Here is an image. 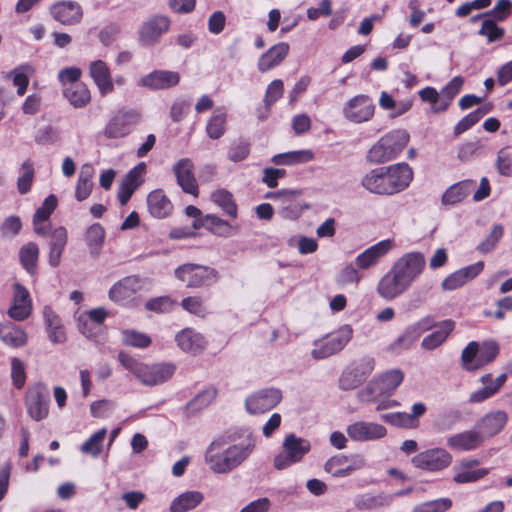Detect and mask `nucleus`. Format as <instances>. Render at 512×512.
<instances>
[{
  "instance_id": "f257e3e1",
  "label": "nucleus",
  "mask_w": 512,
  "mask_h": 512,
  "mask_svg": "<svg viewBox=\"0 0 512 512\" xmlns=\"http://www.w3.org/2000/svg\"><path fill=\"white\" fill-rule=\"evenodd\" d=\"M412 179V168L403 162L370 170L360 184L369 193L390 196L404 191Z\"/></svg>"
},
{
  "instance_id": "f03ea898",
  "label": "nucleus",
  "mask_w": 512,
  "mask_h": 512,
  "mask_svg": "<svg viewBox=\"0 0 512 512\" xmlns=\"http://www.w3.org/2000/svg\"><path fill=\"white\" fill-rule=\"evenodd\" d=\"M253 441L241 442L226 447L223 437L214 439L206 448L204 460L216 474H228L239 467L253 452Z\"/></svg>"
},
{
  "instance_id": "7ed1b4c3",
  "label": "nucleus",
  "mask_w": 512,
  "mask_h": 512,
  "mask_svg": "<svg viewBox=\"0 0 512 512\" xmlns=\"http://www.w3.org/2000/svg\"><path fill=\"white\" fill-rule=\"evenodd\" d=\"M404 373L400 369H392L373 378L363 389L357 393V398L363 403L379 402L376 410L397 406L394 400L379 401L382 397L391 396L397 387L402 383Z\"/></svg>"
},
{
  "instance_id": "20e7f679",
  "label": "nucleus",
  "mask_w": 512,
  "mask_h": 512,
  "mask_svg": "<svg viewBox=\"0 0 512 512\" xmlns=\"http://www.w3.org/2000/svg\"><path fill=\"white\" fill-rule=\"evenodd\" d=\"M118 360L145 386L162 384L169 380L175 372V366L171 363L144 364L124 352L118 354Z\"/></svg>"
},
{
  "instance_id": "39448f33",
  "label": "nucleus",
  "mask_w": 512,
  "mask_h": 512,
  "mask_svg": "<svg viewBox=\"0 0 512 512\" xmlns=\"http://www.w3.org/2000/svg\"><path fill=\"white\" fill-rule=\"evenodd\" d=\"M409 134L404 129H396L382 136L368 151L367 160L381 164L396 158L409 141Z\"/></svg>"
},
{
  "instance_id": "423d86ee",
  "label": "nucleus",
  "mask_w": 512,
  "mask_h": 512,
  "mask_svg": "<svg viewBox=\"0 0 512 512\" xmlns=\"http://www.w3.org/2000/svg\"><path fill=\"white\" fill-rule=\"evenodd\" d=\"M499 351L500 347L494 340L484 341L482 344L471 341L462 350V367L467 371L478 370L493 362Z\"/></svg>"
},
{
  "instance_id": "0eeeda50",
  "label": "nucleus",
  "mask_w": 512,
  "mask_h": 512,
  "mask_svg": "<svg viewBox=\"0 0 512 512\" xmlns=\"http://www.w3.org/2000/svg\"><path fill=\"white\" fill-rule=\"evenodd\" d=\"M464 83L461 76H455L438 92L434 87L427 86L418 92L423 102L431 104V112L441 113L448 109L454 97L460 92Z\"/></svg>"
},
{
  "instance_id": "6e6552de",
  "label": "nucleus",
  "mask_w": 512,
  "mask_h": 512,
  "mask_svg": "<svg viewBox=\"0 0 512 512\" xmlns=\"http://www.w3.org/2000/svg\"><path fill=\"white\" fill-rule=\"evenodd\" d=\"M311 444L307 439L291 433L285 436L282 451L274 457L273 465L277 470H283L300 462L310 451Z\"/></svg>"
},
{
  "instance_id": "1a4fd4ad",
  "label": "nucleus",
  "mask_w": 512,
  "mask_h": 512,
  "mask_svg": "<svg viewBox=\"0 0 512 512\" xmlns=\"http://www.w3.org/2000/svg\"><path fill=\"white\" fill-rule=\"evenodd\" d=\"M352 335L351 326L343 325L325 338L314 341V348L311 351L312 358L321 360L340 352L350 342Z\"/></svg>"
},
{
  "instance_id": "9d476101",
  "label": "nucleus",
  "mask_w": 512,
  "mask_h": 512,
  "mask_svg": "<svg viewBox=\"0 0 512 512\" xmlns=\"http://www.w3.org/2000/svg\"><path fill=\"white\" fill-rule=\"evenodd\" d=\"M174 274L179 281L191 288L210 286L219 278L218 272L214 268L192 263L179 266L175 269Z\"/></svg>"
},
{
  "instance_id": "9b49d317",
  "label": "nucleus",
  "mask_w": 512,
  "mask_h": 512,
  "mask_svg": "<svg viewBox=\"0 0 512 512\" xmlns=\"http://www.w3.org/2000/svg\"><path fill=\"white\" fill-rule=\"evenodd\" d=\"M375 359L364 356L352 362L341 374L339 387L342 390H353L359 387L373 372Z\"/></svg>"
},
{
  "instance_id": "f8f14e48",
  "label": "nucleus",
  "mask_w": 512,
  "mask_h": 512,
  "mask_svg": "<svg viewBox=\"0 0 512 512\" xmlns=\"http://www.w3.org/2000/svg\"><path fill=\"white\" fill-rule=\"evenodd\" d=\"M375 113V104L366 94H358L350 98L342 108L346 120L355 124L370 121Z\"/></svg>"
},
{
  "instance_id": "ddd939ff",
  "label": "nucleus",
  "mask_w": 512,
  "mask_h": 512,
  "mask_svg": "<svg viewBox=\"0 0 512 512\" xmlns=\"http://www.w3.org/2000/svg\"><path fill=\"white\" fill-rule=\"evenodd\" d=\"M426 265L421 252H408L398 258L391 269L409 286L422 274Z\"/></svg>"
},
{
  "instance_id": "4468645a",
  "label": "nucleus",
  "mask_w": 512,
  "mask_h": 512,
  "mask_svg": "<svg viewBox=\"0 0 512 512\" xmlns=\"http://www.w3.org/2000/svg\"><path fill=\"white\" fill-rule=\"evenodd\" d=\"M452 461V455L439 447L422 451L411 459L414 467L429 472L442 471L449 467Z\"/></svg>"
},
{
  "instance_id": "2eb2a0df",
  "label": "nucleus",
  "mask_w": 512,
  "mask_h": 512,
  "mask_svg": "<svg viewBox=\"0 0 512 512\" xmlns=\"http://www.w3.org/2000/svg\"><path fill=\"white\" fill-rule=\"evenodd\" d=\"M140 115L135 110H118L106 124L103 134L109 139H118L127 136L139 122Z\"/></svg>"
},
{
  "instance_id": "dca6fc26",
  "label": "nucleus",
  "mask_w": 512,
  "mask_h": 512,
  "mask_svg": "<svg viewBox=\"0 0 512 512\" xmlns=\"http://www.w3.org/2000/svg\"><path fill=\"white\" fill-rule=\"evenodd\" d=\"M281 400L282 393L279 389L266 388L247 397L245 407L249 414H261L276 407Z\"/></svg>"
},
{
  "instance_id": "f3484780",
  "label": "nucleus",
  "mask_w": 512,
  "mask_h": 512,
  "mask_svg": "<svg viewBox=\"0 0 512 512\" xmlns=\"http://www.w3.org/2000/svg\"><path fill=\"white\" fill-rule=\"evenodd\" d=\"M348 437L355 442H372L384 438L387 429L377 422L357 420L346 427Z\"/></svg>"
},
{
  "instance_id": "a211bd4d",
  "label": "nucleus",
  "mask_w": 512,
  "mask_h": 512,
  "mask_svg": "<svg viewBox=\"0 0 512 512\" xmlns=\"http://www.w3.org/2000/svg\"><path fill=\"white\" fill-rule=\"evenodd\" d=\"M171 25L169 17L154 15L144 21L138 31L139 40L145 46L155 45L168 32Z\"/></svg>"
},
{
  "instance_id": "6ab92c4d",
  "label": "nucleus",
  "mask_w": 512,
  "mask_h": 512,
  "mask_svg": "<svg viewBox=\"0 0 512 512\" xmlns=\"http://www.w3.org/2000/svg\"><path fill=\"white\" fill-rule=\"evenodd\" d=\"M49 392L45 385L37 383L30 387L26 395L28 414L35 421H40L48 415Z\"/></svg>"
},
{
  "instance_id": "aec40b11",
  "label": "nucleus",
  "mask_w": 512,
  "mask_h": 512,
  "mask_svg": "<svg viewBox=\"0 0 512 512\" xmlns=\"http://www.w3.org/2000/svg\"><path fill=\"white\" fill-rule=\"evenodd\" d=\"M51 17L62 25H77L83 18L82 6L73 0H61L53 3L49 8Z\"/></svg>"
},
{
  "instance_id": "412c9836",
  "label": "nucleus",
  "mask_w": 512,
  "mask_h": 512,
  "mask_svg": "<svg viewBox=\"0 0 512 512\" xmlns=\"http://www.w3.org/2000/svg\"><path fill=\"white\" fill-rule=\"evenodd\" d=\"M395 246L393 239H385L368 247L355 258L357 268L366 270L377 265L379 260L387 255Z\"/></svg>"
},
{
  "instance_id": "4be33fe9",
  "label": "nucleus",
  "mask_w": 512,
  "mask_h": 512,
  "mask_svg": "<svg viewBox=\"0 0 512 512\" xmlns=\"http://www.w3.org/2000/svg\"><path fill=\"white\" fill-rule=\"evenodd\" d=\"M48 235V263L52 267H58L61 263V257L67 244V230L63 226L53 228L52 225L47 226Z\"/></svg>"
},
{
  "instance_id": "5701e85b",
  "label": "nucleus",
  "mask_w": 512,
  "mask_h": 512,
  "mask_svg": "<svg viewBox=\"0 0 512 512\" xmlns=\"http://www.w3.org/2000/svg\"><path fill=\"white\" fill-rule=\"evenodd\" d=\"M140 279L136 276H128L115 283L109 290V299L120 305H128L140 290Z\"/></svg>"
},
{
  "instance_id": "b1692460",
  "label": "nucleus",
  "mask_w": 512,
  "mask_h": 512,
  "mask_svg": "<svg viewBox=\"0 0 512 512\" xmlns=\"http://www.w3.org/2000/svg\"><path fill=\"white\" fill-rule=\"evenodd\" d=\"M180 81V75L176 71L154 70L138 80V86L150 90H165L176 86Z\"/></svg>"
},
{
  "instance_id": "393cba45",
  "label": "nucleus",
  "mask_w": 512,
  "mask_h": 512,
  "mask_svg": "<svg viewBox=\"0 0 512 512\" xmlns=\"http://www.w3.org/2000/svg\"><path fill=\"white\" fill-rule=\"evenodd\" d=\"M484 268V262L478 261L474 264L463 267L449 274L441 283V287L446 291H453L464 286L469 281L476 278Z\"/></svg>"
},
{
  "instance_id": "a878e982",
  "label": "nucleus",
  "mask_w": 512,
  "mask_h": 512,
  "mask_svg": "<svg viewBox=\"0 0 512 512\" xmlns=\"http://www.w3.org/2000/svg\"><path fill=\"white\" fill-rule=\"evenodd\" d=\"M297 190H280L277 192H268L266 198L275 201L280 209V213L287 218L298 217L301 213L300 205L296 199L300 196Z\"/></svg>"
},
{
  "instance_id": "bb28decb",
  "label": "nucleus",
  "mask_w": 512,
  "mask_h": 512,
  "mask_svg": "<svg viewBox=\"0 0 512 512\" xmlns=\"http://www.w3.org/2000/svg\"><path fill=\"white\" fill-rule=\"evenodd\" d=\"M409 287L410 286L390 268L378 282L376 290L381 298L391 301L402 295Z\"/></svg>"
},
{
  "instance_id": "cd10ccee",
  "label": "nucleus",
  "mask_w": 512,
  "mask_h": 512,
  "mask_svg": "<svg viewBox=\"0 0 512 512\" xmlns=\"http://www.w3.org/2000/svg\"><path fill=\"white\" fill-rule=\"evenodd\" d=\"M32 312V302L29 291L21 284L14 285V295L12 306L8 310V315L16 320L23 321L27 319Z\"/></svg>"
},
{
  "instance_id": "c85d7f7f",
  "label": "nucleus",
  "mask_w": 512,
  "mask_h": 512,
  "mask_svg": "<svg viewBox=\"0 0 512 512\" xmlns=\"http://www.w3.org/2000/svg\"><path fill=\"white\" fill-rule=\"evenodd\" d=\"M177 183L185 193L197 196L198 184L194 176V165L188 158L180 159L173 167Z\"/></svg>"
},
{
  "instance_id": "c756f323",
  "label": "nucleus",
  "mask_w": 512,
  "mask_h": 512,
  "mask_svg": "<svg viewBox=\"0 0 512 512\" xmlns=\"http://www.w3.org/2000/svg\"><path fill=\"white\" fill-rule=\"evenodd\" d=\"M508 420L507 413L502 410L493 411L485 414L477 423L478 433L485 439L497 435L506 425Z\"/></svg>"
},
{
  "instance_id": "7c9ffc66",
  "label": "nucleus",
  "mask_w": 512,
  "mask_h": 512,
  "mask_svg": "<svg viewBox=\"0 0 512 512\" xmlns=\"http://www.w3.org/2000/svg\"><path fill=\"white\" fill-rule=\"evenodd\" d=\"M480 462L477 459L461 461L454 467L453 481L458 484L476 482L488 474V469L478 468Z\"/></svg>"
},
{
  "instance_id": "2f4dec72",
  "label": "nucleus",
  "mask_w": 512,
  "mask_h": 512,
  "mask_svg": "<svg viewBox=\"0 0 512 512\" xmlns=\"http://www.w3.org/2000/svg\"><path fill=\"white\" fill-rule=\"evenodd\" d=\"M290 46L286 42H279L263 53L258 60L257 67L262 73L279 66L287 57Z\"/></svg>"
},
{
  "instance_id": "473e14b6",
  "label": "nucleus",
  "mask_w": 512,
  "mask_h": 512,
  "mask_svg": "<svg viewBox=\"0 0 512 512\" xmlns=\"http://www.w3.org/2000/svg\"><path fill=\"white\" fill-rule=\"evenodd\" d=\"M57 197L53 194L49 195L45 198L42 205L36 210L33 216V228L34 232L39 236H47L48 230L47 226L51 225L48 222L50 215L53 213L55 208L57 207Z\"/></svg>"
},
{
  "instance_id": "72a5a7b5",
  "label": "nucleus",
  "mask_w": 512,
  "mask_h": 512,
  "mask_svg": "<svg viewBox=\"0 0 512 512\" xmlns=\"http://www.w3.org/2000/svg\"><path fill=\"white\" fill-rule=\"evenodd\" d=\"M89 74L98 87L102 96L113 92L114 85L110 69L104 61L96 60L91 62L89 67Z\"/></svg>"
},
{
  "instance_id": "f704fd0d",
  "label": "nucleus",
  "mask_w": 512,
  "mask_h": 512,
  "mask_svg": "<svg viewBox=\"0 0 512 512\" xmlns=\"http://www.w3.org/2000/svg\"><path fill=\"white\" fill-rule=\"evenodd\" d=\"M483 442L477 430H467L448 437L447 446L456 451H470L480 447Z\"/></svg>"
},
{
  "instance_id": "c9c22d12",
  "label": "nucleus",
  "mask_w": 512,
  "mask_h": 512,
  "mask_svg": "<svg viewBox=\"0 0 512 512\" xmlns=\"http://www.w3.org/2000/svg\"><path fill=\"white\" fill-rule=\"evenodd\" d=\"M147 207L150 215L156 219L168 217L173 210L170 199L161 189L153 190L148 194Z\"/></svg>"
},
{
  "instance_id": "e433bc0d",
  "label": "nucleus",
  "mask_w": 512,
  "mask_h": 512,
  "mask_svg": "<svg viewBox=\"0 0 512 512\" xmlns=\"http://www.w3.org/2000/svg\"><path fill=\"white\" fill-rule=\"evenodd\" d=\"M455 328V322L446 319L438 323L437 330L425 336L421 341V347L424 350L432 351L440 347L452 333Z\"/></svg>"
},
{
  "instance_id": "4c0bfd02",
  "label": "nucleus",
  "mask_w": 512,
  "mask_h": 512,
  "mask_svg": "<svg viewBox=\"0 0 512 512\" xmlns=\"http://www.w3.org/2000/svg\"><path fill=\"white\" fill-rule=\"evenodd\" d=\"M43 318L49 340L53 344L66 341V334L60 317L48 306L43 309Z\"/></svg>"
},
{
  "instance_id": "58836bf2",
  "label": "nucleus",
  "mask_w": 512,
  "mask_h": 512,
  "mask_svg": "<svg viewBox=\"0 0 512 512\" xmlns=\"http://www.w3.org/2000/svg\"><path fill=\"white\" fill-rule=\"evenodd\" d=\"M175 339L182 351L192 354L199 353L206 344L204 337L190 328L183 329L176 335Z\"/></svg>"
},
{
  "instance_id": "ea45409f",
  "label": "nucleus",
  "mask_w": 512,
  "mask_h": 512,
  "mask_svg": "<svg viewBox=\"0 0 512 512\" xmlns=\"http://www.w3.org/2000/svg\"><path fill=\"white\" fill-rule=\"evenodd\" d=\"M476 187L474 180H463L450 186L442 195L444 205H456L462 202Z\"/></svg>"
},
{
  "instance_id": "a19ab883",
  "label": "nucleus",
  "mask_w": 512,
  "mask_h": 512,
  "mask_svg": "<svg viewBox=\"0 0 512 512\" xmlns=\"http://www.w3.org/2000/svg\"><path fill=\"white\" fill-rule=\"evenodd\" d=\"M204 500V495L200 491H185L178 495L170 504V512H188L199 506Z\"/></svg>"
},
{
  "instance_id": "79ce46f5",
  "label": "nucleus",
  "mask_w": 512,
  "mask_h": 512,
  "mask_svg": "<svg viewBox=\"0 0 512 512\" xmlns=\"http://www.w3.org/2000/svg\"><path fill=\"white\" fill-rule=\"evenodd\" d=\"M0 339L7 346L20 348L26 345L28 336L19 326L12 323H0Z\"/></svg>"
},
{
  "instance_id": "37998d69",
  "label": "nucleus",
  "mask_w": 512,
  "mask_h": 512,
  "mask_svg": "<svg viewBox=\"0 0 512 512\" xmlns=\"http://www.w3.org/2000/svg\"><path fill=\"white\" fill-rule=\"evenodd\" d=\"M63 96L75 108H83L91 100L90 91L84 83H76L64 88Z\"/></svg>"
},
{
  "instance_id": "c03bdc74",
  "label": "nucleus",
  "mask_w": 512,
  "mask_h": 512,
  "mask_svg": "<svg viewBox=\"0 0 512 512\" xmlns=\"http://www.w3.org/2000/svg\"><path fill=\"white\" fill-rule=\"evenodd\" d=\"M314 159V153L312 150H297L285 153L276 154L271 158V162L274 165H296L306 163Z\"/></svg>"
},
{
  "instance_id": "a18cd8bd",
  "label": "nucleus",
  "mask_w": 512,
  "mask_h": 512,
  "mask_svg": "<svg viewBox=\"0 0 512 512\" xmlns=\"http://www.w3.org/2000/svg\"><path fill=\"white\" fill-rule=\"evenodd\" d=\"M211 201L221 208L224 214L236 219L238 216L237 204L233 195L226 189H217L211 194Z\"/></svg>"
},
{
  "instance_id": "49530a36",
  "label": "nucleus",
  "mask_w": 512,
  "mask_h": 512,
  "mask_svg": "<svg viewBox=\"0 0 512 512\" xmlns=\"http://www.w3.org/2000/svg\"><path fill=\"white\" fill-rule=\"evenodd\" d=\"M391 502V497L384 494L372 495L370 493L358 494L354 497L353 503L358 510H372L386 506Z\"/></svg>"
},
{
  "instance_id": "de8ad7c7",
  "label": "nucleus",
  "mask_w": 512,
  "mask_h": 512,
  "mask_svg": "<svg viewBox=\"0 0 512 512\" xmlns=\"http://www.w3.org/2000/svg\"><path fill=\"white\" fill-rule=\"evenodd\" d=\"M39 258V248L34 242L23 245L19 250V259L23 268L30 274L37 272V262Z\"/></svg>"
},
{
  "instance_id": "09e8293b",
  "label": "nucleus",
  "mask_w": 512,
  "mask_h": 512,
  "mask_svg": "<svg viewBox=\"0 0 512 512\" xmlns=\"http://www.w3.org/2000/svg\"><path fill=\"white\" fill-rule=\"evenodd\" d=\"M104 239L105 230L100 224L95 223L87 229L85 233V242L93 257H97L100 254Z\"/></svg>"
},
{
  "instance_id": "8fccbe9b",
  "label": "nucleus",
  "mask_w": 512,
  "mask_h": 512,
  "mask_svg": "<svg viewBox=\"0 0 512 512\" xmlns=\"http://www.w3.org/2000/svg\"><path fill=\"white\" fill-rule=\"evenodd\" d=\"M506 380H507V374L506 373L500 374L492 382L491 385H486V386L474 391L470 395L469 401L471 403H481V402L491 398L501 389V387L505 384Z\"/></svg>"
},
{
  "instance_id": "3c124183",
  "label": "nucleus",
  "mask_w": 512,
  "mask_h": 512,
  "mask_svg": "<svg viewBox=\"0 0 512 512\" xmlns=\"http://www.w3.org/2000/svg\"><path fill=\"white\" fill-rule=\"evenodd\" d=\"M106 435H107L106 428H102V429L98 430L93 435H91V437L87 441H85L81 445L80 451L83 454L91 455L92 457L97 458L102 451L103 442L105 440Z\"/></svg>"
},
{
  "instance_id": "603ef678",
  "label": "nucleus",
  "mask_w": 512,
  "mask_h": 512,
  "mask_svg": "<svg viewBox=\"0 0 512 512\" xmlns=\"http://www.w3.org/2000/svg\"><path fill=\"white\" fill-rule=\"evenodd\" d=\"M226 118L227 115L223 110L214 111L206 126L207 135L211 139H219L224 134Z\"/></svg>"
},
{
  "instance_id": "864d4df0",
  "label": "nucleus",
  "mask_w": 512,
  "mask_h": 512,
  "mask_svg": "<svg viewBox=\"0 0 512 512\" xmlns=\"http://www.w3.org/2000/svg\"><path fill=\"white\" fill-rule=\"evenodd\" d=\"M416 341L417 338L412 334L409 328L406 327L403 332L387 346L386 350L392 354L399 355L409 350Z\"/></svg>"
},
{
  "instance_id": "5fc2aeb1",
  "label": "nucleus",
  "mask_w": 512,
  "mask_h": 512,
  "mask_svg": "<svg viewBox=\"0 0 512 512\" xmlns=\"http://www.w3.org/2000/svg\"><path fill=\"white\" fill-rule=\"evenodd\" d=\"M497 22L490 17L483 19L478 35L485 37L489 43L501 40L505 35V30L499 27Z\"/></svg>"
},
{
  "instance_id": "6e6d98bb",
  "label": "nucleus",
  "mask_w": 512,
  "mask_h": 512,
  "mask_svg": "<svg viewBox=\"0 0 512 512\" xmlns=\"http://www.w3.org/2000/svg\"><path fill=\"white\" fill-rule=\"evenodd\" d=\"M217 395V390L214 387H207L199 392L188 404L187 409L192 412L200 411L208 407Z\"/></svg>"
},
{
  "instance_id": "4d7b16f0",
  "label": "nucleus",
  "mask_w": 512,
  "mask_h": 512,
  "mask_svg": "<svg viewBox=\"0 0 512 512\" xmlns=\"http://www.w3.org/2000/svg\"><path fill=\"white\" fill-rule=\"evenodd\" d=\"M20 170L21 174L17 179V190L21 195H24L31 190L35 172L33 164L29 160L22 163Z\"/></svg>"
},
{
  "instance_id": "13d9d810",
  "label": "nucleus",
  "mask_w": 512,
  "mask_h": 512,
  "mask_svg": "<svg viewBox=\"0 0 512 512\" xmlns=\"http://www.w3.org/2000/svg\"><path fill=\"white\" fill-rule=\"evenodd\" d=\"M489 108L480 107L473 112L469 113L465 117H463L454 127V134L456 136L462 134L463 132L470 129L474 126L483 116H485L489 112Z\"/></svg>"
},
{
  "instance_id": "bf43d9fd",
  "label": "nucleus",
  "mask_w": 512,
  "mask_h": 512,
  "mask_svg": "<svg viewBox=\"0 0 512 512\" xmlns=\"http://www.w3.org/2000/svg\"><path fill=\"white\" fill-rule=\"evenodd\" d=\"M205 226L214 234L229 237L232 235V227L228 222L214 214H207L204 218Z\"/></svg>"
},
{
  "instance_id": "052dcab7",
  "label": "nucleus",
  "mask_w": 512,
  "mask_h": 512,
  "mask_svg": "<svg viewBox=\"0 0 512 512\" xmlns=\"http://www.w3.org/2000/svg\"><path fill=\"white\" fill-rule=\"evenodd\" d=\"M452 507V500L448 497L438 498L416 505L411 512H446Z\"/></svg>"
},
{
  "instance_id": "680f3d73",
  "label": "nucleus",
  "mask_w": 512,
  "mask_h": 512,
  "mask_svg": "<svg viewBox=\"0 0 512 512\" xmlns=\"http://www.w3.org/2000/svg\"><path fill=\"white\" fill-rule=\"evenodd\" d=\"M124 344L137 348H146L151 344L150 337L133 329H124L121 332Z\"/></svg>"
},
{
  "instance_id": "e2e57ef3",
  "label": "nucleus",
  "mask_w": 512,
  "mask_h": 512,
  "mask_svg": "<svg viewBox=\"0 0 512 512\" xmlns=\"http://www.w3.org/2000/svg\"><path fill=\"white\" fill-rule=\"evenodd\" d=\"M177 302L169 296H159L149 299L145 303V308L155 313H168L171 312Z\"/></svg>"
},
{
  "instance_id": "0e129e2a",
  "label": "nucleus",
  "mask_w": 512,
  "mask_h": 512,
  "mask_svg": "<svg viewBox=\"0 0 512 512\" xmlns=\"http://www.w3.org/2000/svg\"><path fill=\"white\" fill-rule=\"evenodd\" d=\"M11 380L16 389H22L26 383L25 363L17 357L11 359Z\"/></svg>"
},
{
  "instance_id": "69168bd1",
  "label": "nucleus",
  "mask_w": 512,
  "mask_h": 512,
  "mask_svg": "<svg viewBox=\"0 0 512 512\" xmlns=\"http://www.w3.org/2000/svg\"><path fill=\"white\" fill-rule=\"evenodd\" d=\"M250 153V145L247 141L239 139L229 147L228 158L232 162H240L245 160Z\"/></svg>"
},
{
  "instance_id": "338daca9",
  "label": "nucleus",
  "mask_w": 512,
  "mask_h": 512,
  "mask_svg": "<svg viewBox=\"0 0 512 512\" xmlns=\"http://www.w3.org/2000/svg\"><path fill=\"white\" fill-rule=\"evenodd\" d=\"M503 226L500 224L494 225L489 235L478 245V250L482 253H488L492 251L499 240L503 236Z\"/></svg>"
},
{
  "instance_id": "774afa93",
  "label": "nucleus",
  "mask_w": 512,
  "mask_h": 512,
  "mask_svg": "<svg viewBox=\"0 0 512 512\" xmlns=\"http://www.w3.org/2000/svg\"><path fill=\"white\" fill-rule=\"evenodd\" d=\"M33 72V67L29 64H25L10 71L6 75V78H11L15 86H20L23 84H29V76L32 75Z\"/></svg>"
}]
</instances>
